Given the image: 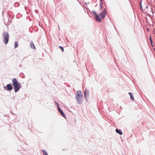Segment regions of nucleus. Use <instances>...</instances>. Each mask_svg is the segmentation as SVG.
<instances>
[{
	"mask_svg": "<svg viewBox=\"0 0 155 155\" xmlns=\"http://www.w3.org/2000/svg\"><path fill=\"white\" fill-rule=\"evenodd\" d=\"M12 82L14 88V91L15 92L18 91L21 87V84L18 81L16 78L13 79Z\"/></svg>",
	"mask_w": 155,
	"mask_h": 155,
	"instance_id": "nucleus-1",
	"label": "nucleus"
},
{
	"mask_svg": "<svg viewBox=\"0 0 155 155\" xmlns=\"http://www.w3.org/2000/svg\"><path fill=\"white\" fill-rule=\"evenodd\" d=\"M77 95L76 96L83 97V95L80 90H78L77 91Z\"/></svg>",
	"mask_w": 155,
	"mask_h": 155,
	"instance_id": "nucleus-8",
	"label": "nucleus"
},
{
	"mask_svg": "<svg viewBox=\"0 0 155 155\" xmlns=\"http://www.w3.org/2000/svg\"><path fill=\"white\" fill-rule=\"evenodd\" d=\"M7 89L8 91H11L12 89V86L10 84H8L6 85Z\"/></svg>",
	"mask_w": 155,
	"mask_h": 155,
	"instance_id": "nucleus-7",
	"label": "nucleus"
},
{
	"mask_svg": "<svg viewBox=\"0 0 155 155\" xmlns=\"http://www.w3.org/2000/svg\"><path fill=\"white\" fill-rule=\"evenodd\" d=\"M92 13L93 14L95 15V17L96 18V20L97 21H99L100 20V19H99V15H97L96 12L94 11H92Z\"/></svg>",
	"mask_w": 155,
	"mask_h": 155,
	"instance_id": "nucleus-6",
	"label": "nucleus"
},
{
	"mask_svg": "<svg viewBox=\"0 0 155 155\" xmlns=\"http://www.w3.org/2000/svg\"><path fill=\"white\" fill-rule=\"evenodd\" d=\"M42 153L43 155H48L47 152L45 150H42Z\"/></svg>",
	"mask_w": 155,
	"mask_h": 155,
	"instance_id": "nucleus-13",
	"label": "nucleus"
},
{
	"mask_svg": "<svg viewBox=\"0 0 155 155\" xmlns=\"http://www.w3.org/2000/svg\"><path fill=\"white\" fill-rule=\"evenodd\" d=\"M100 0L101 1V0Z\"/></svg>",
	"mask_w": 155,
	"mask_h": 155,
	"instance_id": "nucleus-23",
	"label": "nucleus"
},
{
	"mask_svg": "<svg viewBox=\"0 0 155 155\" xmlns=\"http://www.w3.org/2000/svg\"><path fill=\"white\" fill-rule=\"evenodd\" d=\"M149 39H150V42L151 43H152V39H151V36L150 37Z\"/></svg>",
	"mask_w": 155,
	"mask_h": 155,
	"instance_id": "nucleus-17",
	"label": "nucleus"
},
{
	"mask_svg": "<svg viewBox=\"0 0 155 155\" xmlns=\"http://www.w3.org/2000/svg\"><path fill=\"white\" fill-rule=\"evenodd\" d=\"M55 103L56 104H57V103L56 102V101L55 102Z\"/></svg>",
	"mask_w": 155,
	"mask_h": 155,
	"instance_id": "nucleus-21",
	"label": "nucleus"
},
{
	"mask_svg": "<svg viewBox=\"0 0 155 155\" xmlns=\"http://www.w3.org/2000/svg\"><path fill=\"white\" fill-rule=\"evenodd\" d=\"M128 94L130 95L131 100L133 101H134V97L133 94L131 92H129Z\"/></svg>",
	"mask_w": 155,
	"mask_h": 155,
	"instance_id": "nucleus-9",
	"label": "nucleus"
},
{
	"mask_svg": "<svg viewBox=\"0 0 155 155\" xmlns=\"http://www.w3.org/2000/svg\"><path fill=\"white\" fill-rule=\"evenodd\" d=\"M2 36L3 38V42L5 44H6L8 41L9 39V35L8 33L6 31L3 32Z\"/></svg>",
	"mask_w": 155,
	"mask_h": 155,
	"instance_id": "nucleus-2",
	"label": "nucleus"
},
{
	"mask_svg": "<svg viewBox=\"0 0 155 155\" xmlns=\"http://www.w3.org/2000/svg\"><path fill=\"white\" fill-rule=\"evenodd\" d=\"M102 3H101V4L100 5V8L101 9L102 8Z\"/></svg>",
	"mask_w": 155,
	"mask_h": 155,
	"instance_id": "nucleus-18",
	"label": "nucleus"
},
{
	"mask_svg": "<svg viewBox=\"0 0 155 155\" xmlns=\"http://www.w3.org/2000/svg\"><path fill=\"white\" fill-rule=\"evenodd\" d=\"M59 47V48H60V49H61L62 50V51H64V48H63L62 46H60Z\"/></svg>",
	"mask_w": 155,
	"mask_h": 155,
	"instance_id": "nucleus-16",
	"label": "nucleus"
},
{
	"mask_svg": "<svg viewBox=\"0 0 155 155\" xmlns=\"http://www.w3.org/2000/svg\"><path fill=\"white\" fill-rule=\"evenodd\" d=\"M61 114V115L64 117V118L66 116H65V115L64 114V113L63 112L62 110H61L60 111H59Z\"/></svg>",
	"mask_w": 155,
	"mask_h": 155,
	"instance_id": "nucleus-12",
	"label": "nucleus"
},
{
	"mask_svg": "<svg viewBox=\"0 0 155 155\" xmlns=\"http://www.w3.org/2000/svg\"><path fill=\"white\" fill-rule=\"evenodd\" d=\"M106 14L105 10L104 9L103 12L100 13L98 15L99 19H100V20L99 21H97L99 22L101 21V20L105 16Z\"/></svg>",
	"mask_w": 155,
	"mask_h": 155,
	"instance_id": "nucleus-3",
	"label": "nucleus"
},
{
	"mask_svg": "<svg viewBox=\"0 0 155 155\" xmlns=\"http://www.w3.org/2000/svg\"><path fill=\"white\" fill-rule=\"evenodd\" d=\"M151 45H152V46L153 47V44H152V43H151Z\"/></svg>",
	"mask_w": 155,
	"mask_h": 155,
	"instance_id": "nucleus-19",
	"label": "nucleus"
},
{
	"mask_svg": "<svg viewBox=\"0 0 155 155\" xmlns=\"http://www.w3.org/2000/svg\"><path fill=\"white\" fill-rule=\"evenodd\" d=\"M57 106L58 109L59 110V111L61 110L60 108L59 107V106L58 105V103H57Z\"/></svg>",
	"mask_w": 155,
	"mask_h": 155,
	"instance_id": "nucleus-15",
	"label": "nucleus"
},
{
	"mask_svg": "<svg viewBox=\"0 0 155 155\" xmlns=\"http://www.w3.org/2000/svg\"><path fill=\"white\" fill-rule=\"evenodd\" d=\"M147 7H148V6H146V8H147Z\"/></svg>",
	"mask_w": 155,
	"mask_h": 155,
	"instance_id": "nucleus-22",
	"label": "nucleus"
},
{
	"mask_svg": "<svg viewBox=\"0 0 155 155\" xmlns=\"http://www.w3.org/2000/svg\"><path fill=\"white\" fill-rule=\"evenodd\" d=\"M4 88H5V89L6 90V87H4Z\"/></svg>",
	"mask_w": 155,
	"mask_h": 155,
	"instance_id": "nucleus-20",
	"label": "nucleus"
},
{
	"mask_svg": "<svg viewBox=\"0 0 155 155\" xmlns=\"http://www.w3.org/2000/svg\"><path fill=\"white\" fill-rule=\"evenodd\" d=\"M15 48H16L18 47V42L17 41H15Z\"/></svg>",
	"mask_w": 155,
	"mask_h": 155,
	"instance_id": "nucleus-14",
	"label": "nucleus"
},
{
	"mask_svg": "<svg viewBox=\"0 0 155 155\" xmlns=\"http://www.w3.org/2000/svg\"><path fill=\"white\" fill-rule=\"evenodd\" d=\"M83 98V97L76 96V98L78 104H80L82 103Z\"/></svg>",
	"mask_w": 155,
	"mask_h": 155,
	"instance_id": "nucleus-4",
	"label": "nucleus"
},
{
	"mask_svg": "<svg viewBox=\"0 0 155 155\" xmlns=\"http://www.w3.org/2000/svg\"><path fill=\"white\" fill-rule=\"evenodd\" d=\"M30 46L32 48H35V46L33 42H31L30 43Z\"/></svg>",
	"mask_w": 155,
	"mask_h": 155,
	"instance_id": "nucleus-11",
	"label": "nucleus"
},
{
	"mask_svg": "<svg viewBox=\"0 0 155 155\" xmlns=\"http://www.w3.org/2000/svg\"><path fill=\"white\" fill-rule=\"evenodd\" d=\"M89 91L88 90L86 89L84 91V96L85 98L86 101H87V98L89 97Z\"/></svg>",
	"mask_w": 155,
	"mask_h": 155,
	"instance_id": "nucleus-5",
	"label": "nucleus"
},
{
	"mask_svg": "<svg viewBox=\"0 0 155 155\" xmlns=\"http://www.w3.org/2000/svg\"><path fill=\"white\" fill-rule=\"evenodd\" d=\"M116 133H118L120 135H122L123 133L120 130H119L118 129H116L115 130Z\"/></svg>",
	"mask_w": 155,
	"mask_h": 155,
	"instance_id": "nucleus-10",
	"label": "nucleus"
}]
</instances>
